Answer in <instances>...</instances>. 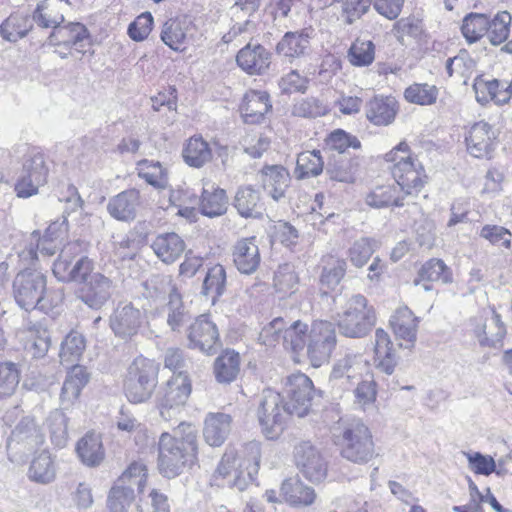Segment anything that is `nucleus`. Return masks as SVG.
Wrapping results in <instances>:
<instances>
[{
    "instance_id": "1",
    "label": "nucleus",
    "mask_w": 512,
    "mask_h": 512,
    "mask_svg": "<svg viewBox=\"0 0 512 512\" xmlns=\"http://www.w3.org/2000/svg\"><path fill=\"white\" fill-rule=\"evenodd\" d=\"M198 431L192 423L181 422L173 435L163 432L158 442V470L168 479L175 478L185 467L197 461Z\"/></svg>"
},
{
    "instance_id": "2",
    "label": "nucleus",
    "mask_w": 512,
    "mask_h": 512,
    "mask_svg": "<svg viewBox=\"0 0 512 512\" xmlns=\"http://www.w3.org/2000/svg\"><path fill=\"white\" fill-rule=\"evenodd\" d=\"M12 295L16 304L25 311L39 310L48 313L64 300L62 288L47 289V277L37 269L19 271L12 282Z\"/></svg>"
},
{
    "instance_id": "3",
    "label": "nucleus",
    "mask_w": 512,
    "mask_h": 512,
    "mask_svg": "<svg viewBox=\"0 0 512 512\" xmlns=\"http://www.w3.org/2000/svg\"><path fill=\"white\" fill-rule=\"evenodd\" d=\"M335 443L340 455L349 462L366 464L375 456V444L369 427L361 419H347L341 422Z\"/></svg>"
},
{
    "instance_id": "4",
    "label": "nucleus",
    "mask_w": 512,
    "mask_h": 512,
    "mask_svg": "<svg viewBox=\"0 0 512 512\" xmlns=\"http://www.w3.org/2000/svg\"><path fill=\"white\" fill-rule=\"evenodd\" d=\"M385 160L393 164L391 173L403 196H414L421 191L427 176L422 164L410 154L406 142H400L388 152Z\"/></svg>"
},
{
    "instance_id": "5",
    "label": "nucleus",
    "mask_w": 512,
    "mask_h": 512,
    "mask_svg": "<svg viewBox=\"0 0 512 512\" xmlns=\"http://www.w3.org/2000/svg\"><path fill=\"white\" fill-rule=\"evenodd\" d=\"M85 242L66 244L53 264V274L61 282H76L80 285L94 275V262L85 255Z\"/></svg>"
},
{
    "instance_id": "6",
    "label": "nucleus",
    "mask_w": 512,
    "mask_h": 512,
    "mask_svg": "<svg viewBox=\"0 0 512 512\" xmlns=\"http://www.w3.org/2000/svg\"><path fill=\"white\" fill-rule=\"evenodd\" d=\"M159 364L143 356L136 357L127 369L124 393L131 403H143L151 398L157 383Z\"/></svg>"
},
{
    "instance_id": "7",
    "label": "nucleus",
    "mask_w": 512,
    "mask_h": 512,
    "mask_svg": "<svg viewBox=\"0 0 512 512\" xmlns=\"http://www.w3.org/2000/svg\"><path fill=\"white\" fill-rule=\"evenodd\" d=\"M376 323L375 311L361 294L352 295L337 315L340 333L348 338H363Z\"/></svg>"
},
{
    "instance_id": "8",
    "label": "nucleus",
    "mask_w": 512,
    "mask_h": 512,
    "mask_svg": "<svg viewBox=\"0 0 512 512\" xmlns=\"http://www.w3.org/2000/svg\"><path fill=\"white\" fill-rule=\"evenodd\" d=\"M192 392V383L186 372L173 374L157 390L155 406L161 418L170 421L176 418L185 407Z\"/></svg>"
},
{
    "instance_id": "9",
    "label": "nucleus",
    "mask_w": 512,
    "mask_h": 512,
    "mask_svg": "<svg viewBox=\"0 0 512 512\" xmlns=\"http://www.w3.org/2000/svg\"><path fill=\"white\" fill-rule=\"evenodd\" d=\"M226 456H228L226 464L228 463L231 468L229 471L226 469V476H233L232 487H236L239 491L245 490L258 473L260 445L257 442H249L241 446V449L229 447Z\"/></svg>"
},
{
    "instance_id": "10",
    "label": "nucleus",
    "mask_w": 512,
    "mask_h": 512,
    "mask_svg": "<svg viewBox=\"0 0 512 512\" xmlns=\"http://www.w3.org/2000/svg\"><path fill=\"white\" fill-rule=\"evenodd\" d=\"M288 415L291 413L287 409V404H283L281 394L272 389H265L262 393L258 418L267 438L274 439L282 433Z\"/></svg>"
},
{
    "instance_id": "11",
    "label": "nucleus",
    "mask_w": 512,
    "mask_h": 512,
    "mask_svg": "<svg viewBox=\"0 0 512 512\" xmlns=\"http://www.w3.org/2000/svg\"><path fill=\"white\" fill-rule=\"evenodd\" d=\"M48 172L44 154L31 151L26 155L21 173L15 183L16 195L20 198L36 195L39 187L47 182Z\"/></svg>"
},
{
    "instance_id": "12",
    "label": "nucleus",
    "mask_w": 512,
    "mask_h": 512,
    "mask_svg": "<svg viewBox=\"0 0 512 512\" xmlns=\"http://www.w3.org/2000/svg\"><path fill=\"white\" fill-rule=\"evenodd\" d=\"M307 355L313 367L328 362L335 349L337 336L333 323L325 320L314 321L308 335Z\"/></svg>"
},
{
    "instance_id": "13",
    "label": "nucleus",
    "mask_w": 512,
    "mask_h": 512,
    "mask_svg": "<svg viewBox=\"0 0 512 512\" xmlns=\"http://www.w3.org/2000/svg\"><path fill=\"white\" fill-rule=\"evenodd\" d=\"M295 465L311 482H321L327 476L328 465L318 448L310 441L297 443L293 450Z\"/></svg>"
},
{
    "instance_id": "14",
    "label": "nucleus",
    "mask_w": 512,
    "mask_h": 512,
    "mask_svg": "<svg viewBox=\"0 0 512 512\" xmlns=\"http://www.w3.org/2000/svg\"><path fill=\"white\" fill-rule=\"evenodd\" d=\"M314 388L311 379L302 373L289 376L285 383L284 394L291 415L304 417L311 407Z\"/></svg>"
},
{
    "instance_id": "15",
    "label": "nucleus",
    "mask_w": 512,
    "mask_h": 512,
    "mask_svg": "<svg viewBox=\"0 0 512 512\" xmlns=\"http://www.w3.org/2000/svg\"><path fill=\"white\" fill-rule=\"evenodd\" d=\"M144 314L130 302H120L109 318V326L116 337L130 339L143 323Z\"/></svg>"
},
{
    "instance_id": "16",
    "label": "nucleus",
    "mask_w": 512,
    "mask_h": 512,
    "mask_svg": "<svg viewBox=\"0 0 512 512\" xmlns=\"http://www.w3.org/2000/svg\"><path fill=\"white\" fill-rule=\"evenodd\" d=\"M113 281L100 272L94 273L76 291L77 298L93 310H100L111 298Z\"/></svg>"
},
{
    "instance_id": "17",
    "label": "nucleus",
    "mask_w": 512,
    "mask_h": 512,
    "mask_svg": "<svg viewBox=\"0 0 512 512\" xmlns=\"http://www.w3.org/2000/svg\"><path fill=\"white\" fill-rule=\"evenodd\" d=\"M189 346L199 348L208 355H214L221 348L219 331L207 315H201L189 326Z\"/></svg>"
},
{
    "instance_id": "18",
    "label": "nucleus",
    "mask_w": 512,
    "mask_h": 512,
    "mask_svg": "<svg viewBox=\"0 0 512 512\" xmlns=\"http://www.w3.org/2000/svg\"><path fill=\"white\" fill-rule=\"evenodd\" d=\"M140 204V191L131 188L110 198L107 204V211L115 220L131 222L136 218Z\"/></svg>"
},
{
    "instance_id": "19",
    "label": "nucleus",
    "mask_w": 512,
    "mask_h": 512,
    "mask_svg": "<svg viewBox=\"0 0 512 512\" xmlns=\"http://www.w3.org/2000/svg\"><path fill=\"white\" fill-rule=\"evenodd\" d=\"M237 65L249 75L265 73L271 64V53L262 45L246 44L236 55Z\"/></svg>"
},
{
    "instance_id": "20",
    "label": "nucleus",
    "mask_w": 512,
    "mask_h": 512,
    "mask_svg": "<svg viewBox=\"0 0 512 512\" xmlns=\"http://www.w3.org/2000/svg\"><path fill=\"white\" fill-rule=\"evenodd\" d=\"M495 139V132L488 123L477 122L470 128L465 138L467 150L475 158H489Z\"/></svg>"
},
{
    "instance_id": "21",
    "label": "nucleus",
    "mask_w": 512,
    "mask_h": 512,
    "mask_svg": "<svg viewBox=\"0 0 512 512\" xmlns=\"http://www.w3.org/2000/svg\"><path fill=\"white\" fill-rule=\"evenodd\" d=\"M271 109L269 94L266 91L256 90L246 92L240 106L242 118L247 124L261 123Z\"/></svg>"
},
{
    "instance_id": "22",
    "label": "nucleus",
    "mask_w": 512,
    "mask_h": 512,
    "mask_svg": "<svg viewBox=\"0 0 512 512\" xmlns=\"http://www.w3.org/2000/svg\"><path fill=\"white\" fill-rule=\"evenodd\" d=\"M233 262L242 274L254 273L260 265L261 257L255 237L239 240L233 248Z\"/></svg>"
},
{
    "instance_id": "23",
    "label": "nucleus",
    "mask_w": 512,
    "mask_h": 512,
    "mask_svg": "<svg viewBox=\"0 0 512 512\" xmlns=\"http://www.w3.org/2000/svg\"><path fill=\"white\" fill-rule=\"evenodd\" d=\"M313 34L311 27L300 31L286 32L276 46V52L286 58L294 59L304 56L310 46Z\"/></svg>"
},
{
    "instance_id": "24",
    "label": "nucleus",
    "mask_w": 512,
    "mask_h": 512,
    "mask_svg": "<svg viewBox=\"0 0 512 512\" xmlns=\"http://www.w3.org/2000/svg\"><path fill=\"white\" fill-rule=\"evenodd\" d=\"M89 38V31L85 25L79 22L60 24L52 29L48 37L49 44L53 46L63 45L66 48L83 47L82 43Z\"/></svg>"
},
{
    "instance_id": "25",
    "label": "nucleus",
    "mask_w": 512,
    "mask_h": 512,
    "mask_svg": "<svg viewBox=\"0 0 512 512\" xmlns=\"http://www.w3.org/2000/svg\"><path fill=\"white\" fill-rule=\"evenodd\" d=\"M151 248L163 263L173 264L184 253L186 244L177 233L169 232L156 236Z\"/></svg>"
},
{
    "instance_id": "26",
    "label": "nucleus",
    "mask_w": 512,
    "mask_h": 512,
    "mask_svg": "<svg viewBox=\"0 0 512 512\" xmlns=\"http://www.w3.org/2000/svg\"><path fill=\"white\" fill-rule=\"evenodd\" d=\"M374 352L376 368L387 375H391L397 366L398 357L390 336L381 328L375 331Z\"/></svg>"
},
{
    "instance_id": "27",
    "label": "nucleus",
    "mask_w": 512,
    "mask_h": 512,
    "mask_svg": "<svg viewBox=\"0 0 512 512\" xmlns=\"http://www.w3.org/2000/svg\"><path fill=\"white\" fill-rule=\"evenodd\" d=\"M391 327L397 338L402 339L406 344L400 346L409 348L414 345L417 335L418 318L408 307H400L390 319Z\"/></svg>"
},
{
    "instance_id": "28",
    "label": "nucleus",
    "mask_w": 512,
    "mask_h": 512,
    "mask_svg": "<svg viewBox=\"0 0 512 512\" xmlns=\"http://www.w3.org/2000/svg\"><path fill=\"white\" fill-rule=\"evenodd\" d=\"M398 112V103L393 97L376 96L366 105L367 119L377 126L391 124Z\"/></svg>"
},
{
    "instance_id": "29",
    "label": "nucleus",
    "mask_w": 512,
    "mask_h": 512,
    "mask_svg": "<svg viewBox=\"0 0 512 512\" xmlns=\"http://www.w3.org/2000/svg\"><path fill=\"white\" fill-rule=\"evenodd\" d=\"M262 183L269 196L278 202L285 198L290 183L289 172L280 165L265 166L262 170Z\"/></svg>"
},
{
    "instance_id": "30",
    "label": "nucleus",
    "mask_w": 512,
    "mask_h": 512,
    "mask_svg": "<svg viewBox=\"0 0 512 512\" xmlns=\"http://www.w3.org/2000/svg\"><path fill=\"white\" fill-rule=\"evenodd\" d=\"M474 333L481 346L498 347L502 345L503 338L506 335V328L501 321L500 315L492 310L490 317H487L483 323H480L474 329Z\"/></svg>"
},
{
    "instance_id": "31",
    "label": "nucleus",
    "mask_w": 512,
    "mask_h": 512,
    "mask_svg": "<svg viewBox=\"0 0 512 512\" xmlns=\"http://www.w3.org/2000/svg\"><path fill=\"white\" fill-rule=\"evenodd\" d=\"M280 492L284 500L291 506H310L316 499L314 489L304 484L298 477L284 480Z\"/></svg>"
},
{
    "instance_id": "32",
    "label": "nucleus",
    "mask_w": 512,
    "mask_h": 512,
    "mask_svg": "<svg viewBox=\"0 0 512 512\" xmlns=\"http://www.w3.org/2000/svg\"><path fill=\"white\" fill-rule=\"evenodd\" d=\"M89 381V373L81 365H73L63 383L60 400L64 409H67L79 397L81 390Z\"/></svg>"
},
{
    "instance_id": "33",
    "label": "nucleus",
    "mask_w": 512,
    "mask_h": 512,
    "mask_svg": "<svg viewBox=\"0 0 512 512\" xmlns=\"http://www.w3.org/2000/svg\"><path fill=\"white\" fill-rule=\"evenodd\" d=\"M76 452L82 463L88 467H96L105 457L102 440L99 434L86 433L76 445Z\"/></svg>"
},
{
    "instance_id": "34",
    "label": "nucleus",
    "mask_w": 512,
    "mask_h": 512,
    "mask_svg": "<svg viewBox=\"0 0 512 512\" xmlns=\"http://www.w3.org/2000/svg\"><path fill=\"white\" fill-rule=\"evenodd\" d=\"M233 205L242 217L261 218L263 216L264 208L260 192L251 186L238 189Z\"/></svg>"
},
{
    "instance_id": "35",
    "label": "nucleus",
    "mask_w": 512,
    "mask_h": 512,
    "mask_svg": "<svg viewBox=\"0 0 512 512\" xmlns=\"http://www.w3.org/2000/svg\"><path fill=\"white\" fill-rule=\"evenodd\" d=\"M44 442V435L37 426L34 419L23 418L12 431L7 441V447L10 448L13 443L24 444L28 449H33Z\"/></svg>"
},
{
    "instance_id": "36",
    "label": "nucleus",
    "mask_w": 512,
    "mask_h": 512,
    "mask_svg": "<svg viewBox=\"0 0 512 512\" xmlns=\"http://www.w3.org/2000/svg\"><path fill=\"white\" fill-rule=\"evenodd\" d=\"M32 20L41 28H55L65 21L60 1L42 0L32 13Z\"/></svg>"
},
{
    "instance_id": "37",
    "label": "nucleus",
    "mask_w": 512,
    "mask_h": 512,
    "mask_svg": "<svg viewBox=\"0 0 512 512\" xmlns=\"http://www.w3.org/2000/svg\"><path fill=\"white\" fill-rule=\"evenodd\" d=\"M404 196L395 184L376 186L366 195V203L373 208L403 206Z\"/></svg>"
},
{
    "instance_id": "38",
    "label": "nucleus",
    "mask_w": 512,
    "mask_h": 512,
    "mask_svg": "<svg viewBox=\"0 0 512 512\" xmlns=\"http://www.w3.org/2000/svg\"><path fill=\"white\" fill-rule=\"evenodd\" d=\"M137 175L149 185L163 190L169 185L167 169L159 161L143 159L136 164Z\"/></svg>"
},
{
    "instance_id": "39",
    "label": "nucleus",
    "mask_w": 512,
    "mask_h": 512,
    "mask_svg": "<svg viewBox=\"0 0 512 512\" xmlns=\"http://www.w3.org/2000/svg\"><path fill=\"white\" fill-rule=\"evenodd\" d=\"M173 293H179L169 276L154 275L142 284V296L153 302L170 300Z\"/></svg>"
},
{
    "instance_id": "40",
    "label": "nucleus",
    "mask_w": 512,
    "mask_h": 512,
    "mask_svg": "<svg viewBox=\"0 0 512 512\" xmlns=\"http://www.w3.org/2000/svg\"><path fill=\"white\" fill-rule=\"evenodd\" d=\"M85 349V336L77 330H71L61 342L59 352L61 363L73 366L80 360Z\"/></svg>"
},
{
    "instance_id": "41",
    "label": "nucleus",
    "mask_w": 512,
    "mask_h": 512,
    "mask_svg": "<svg viewBox=\"0 0 512 512\" xmlns=\"http://www.w3.org/2000/svg\"><path fill=\"white\" fill-rule=\"evenodd\" d=\"M54 460L47 451L40 452L31 462L29 478L37 483L48 484L55 479Z\"/></svg>"
},
{
    "instance_id": "42",
    "label": "nucleus",
    "mask_w": 512,
    "mask_h": 512,
    "mask_svg": "<svg viewBox=\"0 0 512 512\" xmlns=\"http://www.w3.org/2000/svg\"><path fill=\"white\" fill-rule=\"evenodd\" d=\"M358 170L357 160L347 158L346 156H338L331 160L326 168V173L331 180L353 183Z\"/></svg>"
},
{
    "instance_id": "43",
    "label": "nucleus",
    "mask_w": 512,
    "mask_h": 512,
    "mask_svg": "<svg viewBox=\"0 0 512 512\" xmlns=\"http://www.w3.org/2000/svg\"><path fill=\"white\" fill-rule=\"evenodd\" d=\"M167 325L174 332H179L187 325L192 316L185 306L180 293H173L166 304Z\"/></svg>"
},
{
    "instance_id": "44",
    "label": "nucleus",
    "mask_w": 512,
    "mask_h": 512,
    "mask_svg": "<svg viewBox=\"0 0 512 512\" xmlns=\"http://www.w3.org/2000/svg\"><path fill=\"white\" fill-rule=\"evenodd\" d=\"M324 161L319 150L305 151L298 155L295 175L298 179L316 177L323 171Z\"/></svg>"
},
{
    "instance_id": "45",
    "label": "nucleus",
    "mask_w": 512,
    "mask_h": 512,
    "mask_svg": "<svg viewBox=\"0 0 512 512\" xmlns=\"http://www.w3.org/2000/svg\"><path fill=\"white\" fill-rule=\"evenodd\" d=\"M184 161L191 167L200 168L211 160L212 152L202 137H191L183 150Z\"/></svg>"
},
{
    "instance_id": "46",
    "label": "nucleus",
    "mask_w": 512,
    "mask_h": 512,
    "mask_svg": "<svg viewBox=\"0 0 512 512\" xmlns=\"http://www.w3.org/2000/svg\"><path fill=\"white\" fill-rule=\"evenodd\" d=\"M489 30V17L483 13H469L462 21L461 32L469 43H475Z\"/></svg>"
},
{
    "instance_id": "47",
    "label": "nucleus",
    "mask_w": 512,
    "mask_h": 512,
    "mask_svg": "<svg viewBox=\"0 0 512 512\" xmlns=\"http://www.w3.org/2000/svg\"><path fill=\"white\" fill-rule=\"evenodd\" d=\"M31 28L32 24L28 16L12 14L0 25V34L3 39L16 42L24 38Z\"/></svg>"
},
{
    "instance_id": "48",
    "label": "nucleus",
    "mask_w": 512,
    "mask_h": 512,
    "mask_svg": "<svg viewBox=\"0 0 512 512\" xmlns=\"http://www.w3.org/2000/svg\"><path fill=\"white\" fill-rule=\"evenodd\" d=\"M475 66V61L466 50H461L456 56L446 61L448 75L463 80L464 84L472 76Z\"/></svg>"
},
{
    "instance_id": "49",
    "label": "nucleus",
    "mask_w": 512,
    "mask_h": 512,
    "mask_svg": "<svg viewBox=\"0 0 512 512\" xmlns=\"http://www.w3.org/2000/svg\"><path fill=\"white\" fill-rule=\"evenodd\" d=\"M512 16L508 11H500L489 18V30L486 35L494 46L504 43L510 34Z\"/></svg>"
},
{
    "instance_id": "50",
    "label": "nucleus",
    "mask_w": 512,
    "mask_h": 512,
    "mask_svg": "<svg viewBox=\"0 0 512 512\" xmlns=\"http://www.w3.org/2000/svg\"><path fill=\"white\" fill-rule=\"evenodd\" d=\"M366 366V361L362 354L348 353L339 359L333 367L332 377L335 379L346 376L348 379L355 378L361 374Z\"/></svg>"
},
{
    "instance_id": "51",
    "label": "nucleus",
    "mask_w": 512,
    "mask_h": 512,
    "mask_svg": "<svg viewBox=\"0 0 512 512\" xmlns=\"http://www.w3.org/2000/svg\"><path fill=\"white\" fill-rule=\"evenodd\" d=\"M203 436L212 447H220L224 443V414L208 413L204 420Z\"/></svg>"
},
{
    "instance_id": "52",
    "label": "nucleus",
    "mask_w": 512,
    "mask_h": 512,
    "mask_svg": "<svg viewBox=\"0 0 512 512\" xmlns=\"http://www.w3.org/2000/svg\"><path fill=\"white\" fill-rule=\"evenodd\" d=\"M224 291V266L217 264L207 271L203 281L202 294L210 297L212 304L222 296Z\"/></svg>"
},
{
    "instance_id": "53",
    "label": "nucleus",
    "mask_w": 512,
    "mask_h": 512,
    "mask_svg": "<svg viewBox=\"0 0 512 512\" xmlns=\"http://www.w3.org/2000/svg\"><path fill=\"white\" fill-rule=\"evenodd\" d=\"M274 288L278 293L291 295L296 292L299 277L294 266L288 263L280 265L274 274Z\"/></svg>"
},
{
    "instance_id": "54",
    "label": "nucleus",
    "mask_w": 512,
    "mask_h": 512,
    "mask_svg": "<svg viewBox=\"0 0 512 512\" xmlns=\"http://www.w3.org/2000/svg\"><path fill=\"white\" fill-rule=\"evenodd\" d=\"M134 499L135 491L133 487L117 483L111 488L108 496L109 512H128Z\"/></svg>"
},
{
    "instance_id": "55",
    "label": "nucleus",
    "mask_w": 512,
    "mask_h": 512,
    "mask_svg": "<svg viewBox=\"0 0 512 512\" xmlns=\"http://www.w3.org/2000/svg\"><path fill=\"white\" fill-rule=\"evenodd\" d=\"M29 330L32 337L29 352L33 358L41 359L47 354L50 348V332L48 331L46 324L43 322L33 324Z\"/></svg>"
},
{
    "instance_id": "56",
    "label": "nucleus",
    "mask_w": 512,
    "mask_h": 512,
    "mask_svg": "<svg viewBox=\"0 0 512 512\" xmlns=\"http://www.w3.org/2000/svg\"><path fill=\"white\" fill-rule=\"evenodd\" d=\"M405 99L417 105H432L438 98V88L427 83H415L405 89Z\"/></svg>"
},
{
    "instance_id": "57",
    "label": "nucleus",
    "mask_w": 512,
    "mask_h": 512,
    "mask_svg": "<svg viewBox=\"0 0 512 512\" xmlns=\"http://www.w3.org/2000/svg\"><path fill=\"white\" fill-rule=\"evenodd\" d=\"M308 325L301 321L293 322L289 327L285 328L283 334V345L286 349L294 352L303 350L307 341Z\"/></svg>"
},
{
    "instance_id": "58",
    "label": "nucleus",
    "mask_w": 512,
    "mask_h": 512,
    "mask_svg": "<svg viewBox=\"0 0 512 512\" xmlns=\"http://www.w3.org/2000/svg\"><path fill=\"white\" fill-rule=\"evenodd\" d=\"M186 31L184 24L178 19H169L163 25L161 40L171 49L178 51L184 44Z\"/></svg>"
},
{
    "instance_id": "59",
    "label": "nucleus",
    "mask_w": 512,
    "mask_h": 512,
    "mask_svg": "<svg viewBox=\"0 0 512 512\" xmlns=\"http://www.w3.org/2000/svg\"><path fill=\"white\" fill-rule=\"evenodd\" d=\"M147 481V467L143 462H132L118 480L119 484L136 488L138 493L144 491Z\"/></svg>"
},
{
    "instance_id": "60",
    "label": "nucleus",
    "mask_w": 512,
    "mask_h": 512,
    "mask_svg": "<svg viewBox=\"0 0 512 512\" xmlns=\"http://www.w3.org/2000/svg\"><path fill=\"white\" fill-rule=\"evenodd\" d=\"M347 263L344 259L329 256L322 269L320 281L328 287L337 286L344 277Z\"/></svg>"
},
{
    "instance_id": "61",
    "label": "nucleus",
    "mask_w": 512,
    "mask_h": 512,
    "mask_svg": "<svg viewBox=\"0 0 512 512\" xmlns=\"http://www.w3.org/2000/svg\"><path fill=\"white\" fill-rule=\"evenodd\" d=\"M20 381V371L13 362H0V398L11 396Z\"/></svg>"
},
{
    "instance_id": "62",
    "label": "nucleus",
    "mask_w": 512,
    "mask_h": 512,
    "mask_svg": "<svg viewBox=\"0 0 512 512\" xmlns=\"http://www.w3.org/2000/svg\"><path fill=\"white\" fill-rule=\"evenodd\" d=\"M349 60L354 66H367L375 57V46L370 40L357 39L349 49Z\"/></svg>"
},
{
    "instance_id": "63",
    "label": "nucleus",
    "mask_w": 512,
    "mask_h": 512,
    "mask_svg": "<svg viewBox=\"0 0 512 512\" xmlns=\"http://www.w3.org/2000/svg\"><path fill=\"white\" fill-rule=\"evenodd\" d=\"M224 190L217 189L214 192L203 190L200 210L208 217L220 216L224 213Z\"/></svg>"
},
{
    "instance_id": "64",
    "label": "nucleus",
    "mask_w": 512,
    "mask_h": 512,
    "mask_svg": "<svg viewBox=\"0 0 512 512\" xmlns=\"http://www.w3.org/2000/svg\"><path fill=\"white\" fill-rule=\"evenodd\" d=\"M52 442L64 447L68 439L67 419L60 411H54L47 419Z\"/></svg>"
}]
</instances>
